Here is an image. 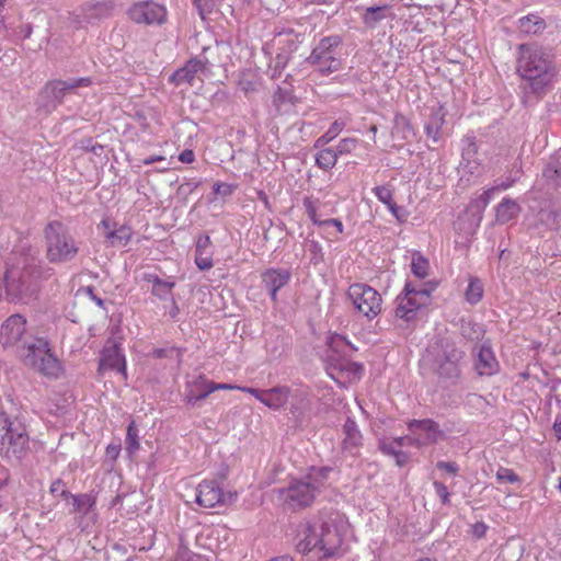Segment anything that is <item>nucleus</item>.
Listing matches in <instances>:
<instances>
[{
  "instance_id": "nucleus-1",
  "label": "nucleus",
  "mask_w": 561,
  "mask_h": 561,
  "mask_svg": "<svg viewBox=\"0 0 561 561\" xmlns=\"http://www.w3.org/2000/svg\"><path fill=\"white\" fill-rule=\"evenodd\" d=\"M51 268L43 264L39 250L23 243L13 251V263L3 276L5 300L28 305L38 297L41 282L51 276Z\"/></svg>"
},
{
  "instance_id": "nucleus-2",
  "label": "nucleus",
  "mask_w": 561,
  "mask_h": 561,
  "mask_svg": "<svg viewBox=\"0 0 561 561\" xmlns=\"http://www.w3.org/2000/svg\"><path fill=\"white\" fill-rule=\"evenodd\" d=\"M518 50L517 72L527 82L524 89L545 94L557 75L554 55L550 48L537 44H520Z\"/></svg>"
},
{
  "instance_id": "nucleus-3",
  "label": "nucleus",
  "mask_w": 561,
  "mask_h": 561,
  "mask_svg": "<svg viewBox=\"0 0 561 561\" xmlns=\"http://www.w3.org/2000/svg\"><path fill=\"white\" fill-rule=\"evenodd\" d=\"M296 550L307 554L319 549L324 558L333 557L343 543V537L333 520L321 517L300 522L296 528Z\"/></svg>"
},
{
  "instance_id": "nucleus-4",
  "label": "nucleus",
  "mask_w": 561,
  "mask_h": 561,
  "mask_svg": "<svg viewBox=\"0 0 561 561\" xmlns=\"http://www.w3.org/2000/svg\"><path fill=\"white\" fill-rule=\"evenodd\" d=\"M20 356L24 365L47 377L57 378L62 369L49 341L45 337H33L25 341L21 346Z\"/></svg>"
},
{
  "instance_id": "nucleus-5",
  "label": "nucleus",
  "mask_w": 561,
  "mask_h": 561,
  "mask_svg": "<svg viewBox=\"0 0 561 561\" xmlns=\"http://www.w3.org/2000/svg\"><path fill=\"white\" fill-rule=\"evenodd\" d=\"M28 444L25 425L0 413V456L8 461L21 462L30 449Z\"/></svg>"
},
{
  "instance_id": "nucleus-6",
  "label": "nucleus",
  "mask_w": 561,
  "mask_h": 561,
  "mask_svg": "<svg viewBox=\"0 0 561 561\" xmlns=\"http://www.w3.org/2000/svg\"><path fill=\"white\" fill-rule=\"evenodd\" d=\"M43 234L46 245V257L49 263H66L77 256L79 248L61 221H49L45 226Z\"/></svg>"
},
{
  "instance_id": "nucleus-7",
  "label": "nucleus",
  "mask_w": 561,
  "mask_h": 561,
  "mask_svg": "<svg viewBox=\"0 0 561 561\" xmlns=\"http://www.w3.org/2000/svg\"><path fill=\"white\" fill-rule=\"evenodd\" d=\"M435 288L436 283L433 282L415 283L408 280L402 293L396 299V317L407 322L414 320L417 311L431 304L432 293Z\"/></svg>"
},
{
  "instance_id": "nucleus-8",
  "label": "nucleus",
  "mask_w": 561,
  "mask_h": 561,
  "mask_svg": "<svg viewBox=\"0 0 561 561\" xmlns=\"http://www.w3.org/2000/svg\"><path fill=\"white\" fill-rule=\"evenodd\" d=\"M342 38L339 35H330L321 38L311 53L304 58V64L313 68L322 76H329L341 70L342 60L339 50Z\"/></svg>"
},
{
  "instance_id": "nucleus-9",
  "label": "nucleus",
  "mask_w": 561,
  "mask_h": 561,
  "mask_svg": "<svg viewBox=\"0 0 561 561\" xmlns=\"http://www.w3.org/2000/svg\"><path fill=\"white\" fill-rule=\"evenodd\" d=\"M91 84L92 79L90 77L69 80H49L39 91L36 101L37 108L45 114H50L62 104L65 96L69 92L78 88L90 87Z\"/></svg>"
},
{
  "instance_id": "nucleus-10",
  "label": "nucleus",
  "mask_w": 561,
  "mask_h": 561,
  "mask_svg": "<svg viewBox=\"0 0 561 561\" xmlns=\"http://www.w3.org/2000/svg\"><path fill=\"white\" fill-rule=\"evenodd\" d=\"M305 39V33L296 32L290 27L282 28L275 34L274 41L278 51L274 60L271 78L275 79L282 73L288 62L295 58V54L299 51Z\"/></svg>"
},
{
  "instance_id": "nucleus-11",
  "label": "nucleus",
  "mask_w": 561,
  "mask_h": 561,
  "mask_svg": "<svg viewBox=\"0 0 561 561\" xmlns=\"http://www.w3.org/2000/svg\"><path fill=\"white\" fill-rule=\"evenodd\" d=\"M347 297L352 300L358 312L369 320L381 312V296L371 286L363 283H355L348 287Z\"/></svg>"
},
{
  "instance_id": "nucleus-12",
  "label": "nucleus",
  "mask_w": 561,
  "mask_h": 561,
  "mask_svg": "<svg viewBox=\"0 0 561 561\" xmlns=\"http://www.w3.org/2000/svg\"><path fill=\"white\" fill-rule=\"evenodd\" d=\"M463 354L455 343H444L435 358V373L438 378L455 383L461 374L459 362L462 359Z\"/></svg>"
},
{
  "instance_id": "nucleus-13",
  "label": "nucleus",
  "mask_w": 561,
  "mask_h": 561,
  "mask_svg": "<svg viewBox=\"0 0 561 561\" xmlns=\"http://www.w3.org/2000/svg\"><path fill=\"white\" fill-rule=\"evenodd\" d=\"M279 493L289 507L300 510L310 506L320 492L317 486L304 478L291 480L287 488L282 489Z\"/></svg>"
},
{
  "instance_id": "nucleus-14",
  "label": "nucleus",
  "mask_w": 561,
  "mask_h": 561,
  "mask_svg": "<svg viewBox=\"0 0 561 561\" xmlns=\"http://www.w3.org/2000/svg\"><path fill=\"white\" fill-rule=\"evenodd\" d=\"M208 49L209 48L205 47L199 56L188 59L183 67L171 75L169 81L176 85L182 83L193 85L195 78H197L199 73L209 72L214 65L206 56Z\"/></svg>"
},
{
  "instance_id": "nucleus-15",
  "label": "nucleus",
  "mask_w": 561,
  "mask_h": 561,
  "mask_svg": "<svg viewBox=\"0 0 561 561\" xmlns=\"http://www.w3.org/2000/svg\"><path fill=\"white\" fill-rule=\"evenodd\" d=\"M236 494L225 495L215 480H204L197 486L196 503L205 508H213L216 505L231 502Z\"/></svg>"
},
{
  "instance_id": "nucleus-16",
  "label": "nucleus",
  "mask_w": 561,
  "mask_h": 561,
  "mask_svg": "<svg viewBox=\"0 0 561 561\" xmlns=\"http://www.w3.org/2000/svg\"><path fill=\"white\" fill-rule=\"evenodd\" d=\"M128 15L130 20L139 24H161L165 19V9L164 7L148 0L131 5L128 10Z\"/></svg>"
},
{
  "instance_id": "nucleus-17",
  "label": "nucleus",
  "mask_w": 561,
  "mask_h": 561,
  "mask_svg": "<svg viewBox=\"0 0 561 561\" xmlns=\"http://www.w3.org/2000/svg\"><path fill=\"white\" fill-rule=\"evenodd\" d=\"M408 428L417 436L414 438L417 446L435 444L444 435L438 423L431 419L411 420L408 422Z\"/></svg>"
},
{
  "instance_id": "nucleus-18",
  "label": "nucleus",
  "mask_w": 561,
  "mask_h": 561,
  "mask_svg": "<svg viewBox=\"0 0 561 561\" xmlns=\"http://www.w3.org/2000/svg\"><path fill=\"white\" fill-rule=\"evenodd\" d=\"M26 319L20 313L10 316L1 325L0 344L7 348L18 344L26 332Z\"/></svg>"
},
{
  "instance_id": "nucleus-19",
  "label": "nucleus",
  "mask_w": 561,
  "mask_h": 561,
  "mask_svg": "<svg viewBox=\"0 0 561 561\" xmlns=\"http://www.w3.org/2000/svg\"><path fill=\"white\" fill-rule=\"evenodd\" d=\"M473 354V367L479 376H492L499 371V362L490 344L483 343L480 346H476Z\"/></svg>"
},
{
  "instance_id": "nucleus-20",
  "label": "nucleus",
  "mask_w": 561,
  "mask_h": 561,
  "mask_svg": "<svg viewBox=\"0 0 561 561\" xmlns=\"http://www.w3.org/2000/svg\"><path fill=\"white\" fill-rule=\"evenodd\" d=\"M290 277V272L284 268H268L262 273V285L273 302L277 301V291L288 284Z\"/></svg>"
},
{
  "instance_id": "nucleus-21",
  "label": "nucleus",
  "mask_w": 561,
  "mask_h": 561,
  "mask_svg": "<svg viewBox=\"0 0 561 561\" xmlns=\"http://www.w3.org/2000/svg\"><path fill=\"white\" fill-rule=\"evenodd\" d=\"M99 368L116 370L117 373L122 374L125 379H127L126 359L118 344L113 343L112 345L105 346L103 348Z\"/></svg>"
},
{
  "instance_id": "nucleus-22",
  "label": "nucleus",
  "mask_w": 561,
  "mask_h": 561,
  "mask_svg": "<svg viewBox=\"0 0 561 561\" xmlns=\"http://www.w3.org/2000/svg\"><path fill=\"white\" fill-rule=\"evenodd\" d=\"M327 345L331 352V354L328 355V358L334 367L335 365H339L340 362L346 360V357L351 356V354L356 351L345 336L337 333L328 337Z\"/></svg>"
},
{
  "instance_id": "nucleus-23",
  "label": "nucleus",
  "mask_w": 561,
  "mask_h": 561,
  "mask_svg": "<svg viewBox=\"0 0 561 561\" xmlns=\"http://www.w3.org/2000/svg\"><path fill=\"white\" fill-rule=\"evenodd\" d=\"M343 433L345 437L342 442V449L352 456H356L358 454L359 447L362 446L363 436L356 422L353 419H346L343 425Z\"/></svg>"
},
{
  "instance_id": "nucleus-24",
  "label": "nucleus",
  "mask_w": 561,
  "mask_h": 561,
  "mask_svg": "<svg viewBox=\"0 0 561 561\" xmlns=\"http://www.w3.org/2000/svg\"><path fill=\"white\" fill-rule=\"evenodd\" d=\"M213 389L209 381L204 376H198L193 383L187 386L185 401L187 404L196 405L199 401L205 400Z\"/></svg>"
},
{
  "instance_id": "nucleus-25",
  "label": "nucleus",
  "mask_w": 561,
  "mask_h": 561,
  "mask_svg": "<svg viewBox=\"0 0 561 561\" xmlns=\"http://www.w3.org/2000/svg\"><path fill=\"white\" fill-rule=\"evenodd\" d=\"M113 9L114 2L111 0L85 2L81 7L84 19L90 23L108 18L112 14Z\"/></svg>"
},
{
  "instance_id": "nucleus-26",
  "label": "nucleus",
  "mask_w": 561,
  "mask_h": 561,
  "mask_svg": "<svg viewBox=\"0 0 561 561\" xmlns=\"http://www.w3.org/2000/svg\"><path fill=\"white\" fill-rule=\"evenodd\" d=\"M310 409V402L306 393L297 391L290 396L289 413L296 424H301L307 411Z\"/></svg>"
},
{
  "instance_id": "nucleus-27",
  "label": "nucleus",
  "mask_w": 561,
  "mask_h": 561,
  "mask_svg": "<svg viewBox=\"0 0 561 561\" xmlns=\"http://www.w3.org/2000/svg\"><path fill=\"white\" fill-rule=\"evenodd\" d=\"M290 389L287 386H277L265 390L264 405L278 410L288 401Z\"/></svg>"
},
{
  "instance_id": "nucleus-28",
  "label": "nucleus",
  "mask_w": 561,
  "mask_h": 561,
  "mask_svg": "<svg viewBox=\"0 0 561 561\" xmlns=\"http://www.w3.org/2000/svg\"><path fill=\"white\" fill-rule=\"evenodd\" d=\"M445 111L442 106H439L430 117V119L425 123L424 129L425 134L428 138L433 140V142H438L440 139V129L445 123Z\"/></svg>"
},
{
  "instance_id": "nucleus-29",
  "label": "nucleus",
  "mask_w": 561,
  "mask_h": 561,
  "mask_svg": "<svg viewBox=\"0 0 561 561\" xmlns=\"http://www.w3.org/2000/svg\"><path fill=\"white\" fill-rule=\"evenodd\" d=\"M61 497L72 499L73 511L76 513L88 514V512L95 505V496L89 493L79 495L71 494L68 490L61 491Z\"/></svg>"
},
{
  "instance_id": "nucleus-30",
  "label": "nucleus",
  "mask_w": 561,
  "mask_h": 561,
  "mask_svg": "<svg viewBox=\"0 0 561 561\" xmlns=\"http://www.w3.org/2000/svg\"><path fill=\"white\" fill-rule=\"evenodd\" d=\"M519 209V205L515 201L503 198L496 207V219L502 224L508 222L518 215Z\"/></svg>"
},
{
  "instance_id": "nucleus-31",
  "label": "nucleus",
  "mask_w": 561,
  "mask_h": 561,
  "mask_svg": "<svg viewBox=\"0 0 561 561\" xmlns=\"http://www.w3.org/2000/svg\"><path fill=\"white\" fill-rule=\"evenodd\" d=\"M542 176L549 188L558 190L561 187V162L559 158L547 164L543 169Z\"/></svg>"
},
{
  "instance_id": "nucleus-32",
  "label": "nucleus",
  "mask_w": 561,
  "mask_h": 561,
  "mask_svg": "<svg viewBox=\"0 0 561 561\" xmlns=\"http://www.w3.org/2000/svg\"><path fill=\"white\" fill-rule=\"evenodd\" d=\"M518 27L523 33L538 34L545 30L546 22L538 15L529 14L518 20Z\"/></svg>"
},
{
  "instance_id": "nucleus-33",
  "label": "nucleus",
  "mask_w": 561,
  "mask_h": 561,
  "mask_svg": "<svg viewBox=\"0 0 561 561\" xmlns=\"http://www.w3.org/2000/svg\"><path fill=\"white\" fill-rule=\"evenodd\" d=\"M131 229L128 226L122 225L114 230L105 231V238L113 247H125L130 241Z\"/></svg>"
},
{
  "instance_id": "nucleus-34",
  "label": "nucleus",
  "mask_w": 561,
  "mask_h": 561,
  "mask_svg": "<svg viewBox=\"0 0 561 561\" xmlns=\"http://www.w3.org/2000/svg\"><path fill=\"white\" fill-rule=\"evenodd\" d=\"M337 153L334 148H325L316 154V165L324 171L331 170L337 162Z\"/></svg>"
},
{
  "instance_id": "nucleus-35",
  "label": "nucleus",
  "mask_w": 561,
  "mask_h": 561,
  "mask_svg": "<svg viewBox=\"0 0 561 561\" xmlns=\"http://www.w3.org/2000/svg\"><path fill=\"white\" fill-rule=\"evenodd\" d=\"M331 471V467H312L305 478L311 482L312 485L317 486V490L320 492L324 486Z\"/></svg>"
},
{
  "instance_id": "nucleus-36",
  "label": "nucleus",
  "mask_w": 561,
  "mask_h": 561,
  "mask_svg": "<svg viewBox=\"0 0 561 561\" xmlns=\"http://www.w3.org/2000/svg\"><path fill=\"white\" fill-rule=\"evenodd\" d=\"M430 263L428 260L419 251L412 255L411 271L417 278L424 279L428 276Z\"/></svg>"
},
{
  "instance_id": "nucleus-37",
  "label": "nucleus",
  "mask_w": 561,
  "mask_h": 561,
  "mask_svg": "<svg viewBox=\"0 0 561 561\" xmlns=\"http://www.w3.org/2000/svg\"><path fill=\"white\" fill-rule=\"evenodd\" d=\"M495 193V188L484 191L478 198L469 204L468 209L474 215H478V220L482 219V213L490 203L491 196Z\"/></svg>"
},
{
  "instance_id": "nucleus-38",
  "label": "nucleus",
  "mask_w": 561,
  "mask_h": 561,
  "mask_svg": "<svg viewBox=\"0 0 561 561\" xmlns=\"http://www.w3.org/2000/svg\"><path fill=\"white\" fill-rule=\"evenodd\" d=\"M483 297V284L479 278H471L466 290V300L471 304H478Z\"/></svg>"
},
{
  "instance_id": "nucleus-39",
  "label": "nucleus",
  "mask_w": 561,
  "mask_h": 561,
  "mask_svg": "<svg viewBox=\"0 0 561 561\" xmlns=\"http://www.w3.org/2000/svg\"><path fill=\"white\" fill-rule=\"evenodd\" d=\"M386 10L387 5L368 7L363 15L364 23L369 27H375L385 18Z\"/></svg>"
},
{
  "instance_id": "nucleus-40",
  "label": "nucleus",
  "mask_w": 561,
  "mask_h": 561,
  "mask_svg": "<svg viewBox=\"0 0 561 561\" xmlns=\"http://www.w3.org/2000/svg\"><path fill=\"white\" fill-rule=\"evenodd\" d=\"M125 444V449L129 456L134 455L136 450L139 449L138 428L135 421H131L127 426Z\"/></svg>"
},
{
  "instance_id": "nucleus-41",
  "label": "nucleus",
  "mask_w": 561,
  "mask_h": 561,
  "mask_svg": "<svg viewBox=\"0 0 561 561\" xmlns=\"http://www.w3.org/2000/svg\"><path fill=\"white\" fill-rule=\"evenodd\" d=\"M175 287V282L164 279L156 287L151 288V295L157 297L160 300H169L173 297V289Z\"/></svg>"
},
{
  "instance_id": "nucleus-42",
  "label": "nucleus",
  "mask_w": 561,
  "mask_h": 561,
  "mask_svg": "<svg viewBox=\"0 0 561 561\" xmlns=\"http://www.w3.org/2000/svg\"><path fill=\"white\" fill-rule=\"evenodd\" d=\"M343 127H344V123L335 121L330 126L328 131L316 140L314 147L322 148L323 146L328 145L331 140H333L342 131Z\"/></svg>"
},
{
  "instance_id": "nucleus-43",
  "label": "nucleus",
  "mask_w": 561,
  "mask_h": 561,
  "mask_svg": "<svg viewBox=\"0 0 561 561\" xmlns=\"http://www.w3.org/2000/svg\"><path fill=\"white\" fill-rule=\"evenodd\" d=\"M195 263L201 271L210 270L214 266L211 250H195Z\"/></svg>"
},
{
  "instance_id": "nucleus-44",
  "label": "nucleus",
  "mask_w": 561,
  "mask_h": 561,
  "mask_svg": "<svg viewBox=\"0 0 561 561\" xmlns=\"http://www.w3.org/2000/svg\"><path fill=\"white\" fill-rule=\"evenodd\" d=\"M410 134H413L410 122L403 115H397L394 119L393 135H398L407 139Z\"/></svg>"
},
{
  "instance_id": "nucleus-45",
  "label": "nucleus",
  "mask_w": 561,
  "mask_h": 561,
  "mask_svg": "<svg viewBox=\"0 0 561 561\" xmlns=\"http://www.w3.org/2000/svg\"><path fill=\"white\" fill-rule=\"evenodd\" d=\"M220 0H194L193 3L196 7L198 14L203 20L206 19L219 4Z\"/></svg>"
},
{
  "instance_id": "nucleus-46",
  "label": "nucleus",
  "mask_w": 561,
  "mask_h": 561,
  "mask_svg": "<svg viewBox=\"0 0 561 561\" xmlns=\"http://www.w3.org/2000/svg\"><path fill=\"white\" fill-rule=\"evenodd\" d=\"M496 480L500 483H516L520 481V478L514 470L500 467L496 472Z\"/></svg>"
},
{
  "instance_id": "nucleus-47",
  "label": "nucleus",
  "mask_w": 561,
  "mask_h": 561,
  "mask_svg": "<svg viewBox=\"0 0 561 561\" xmlns=\"http://www.w3.org/2000/svg\"><path fill=\"white\" fill-rule=\"evenodd\" d=\"M304 207L306 209V213H307L308 217L313 222V225L322 227L323 220H321L318 217L317 207H316L313 201L311 199V197H305L304 198Z\"/></svg>"
},
{
  "instance_id": "nucleus-48",
  "label": "nucleus",
  "mask_w": 561,
  "mask_h": 561,
  "mask_svg": "<svg viewBox=\"0 0 561 561\" xmlns=\"http://www.w3.org/2000/svg\"><path fill=\"white\" fill-rule=\"evenodd\" d=\"M357 145V139L355 138H344L341 139L334 150L337 153V157L341 154L351 153Z\"/></svg>"
},
{
  "instance_id": "nucleus-49",
  "label": "nucleus",
  "mask_w": 561,
  "mask_h": 561,
  "mask_svg": "<svg viewBox=\"0 0 561 561\" xmlns=\"http://www.w3.org/2000/svg\"><path fill=\"white\" fill-rule=\"evenodd\" d=\"M374 193L382 204L389 206L393 203L392 192L388 186H376Z\"/></svg>"
},
{
  "instance_id": "nucleus-50",
  "label": "nucleus",
  "mask_w": 561,
  "mask_h": 561,
  "mask_svg": "<svg viewBox=\"0 0 561 561\" xmlns=\"http://www.w3.org/2000/svg\"><path fill=\"white\" fill-rule=\"evenodd\" d=\"M546 222L552 229L561 228V210L560 209H550L546 213Z\"/></svg>"
},
{
  "instance_id": "nucleus-51",
  "label": "nucleus",
  "mask_w": 561,
  "mask_h": 561,
  "mask_svg": "<svg viewBox=\"0 0 561 561\" xmlns=\"http://www.w3.org/2000/svg\"><path fill=\"white\" fill-rule=\"evenodd\" d=\"M291 98L293 95L290 90L278 87L274 92L273 102L275 105L279 106L284 103L290 102Z\"/></svg>"
},
{
  "instance_id": "nucleus-52",
  "label": "nucleus",
  "mask_w": 561,
  "mask_h": 561,
  "mask_svg": "<svg viewBox=\"0 0 561 561\" xmlns=\"http://www.w3.org/2000/svg\"><path fill=\"white\" fill-rule=\"evenodd\" d=\"M466 142H467L466 147L462 148V158L466 160H471L474 158V156L478 152V146L476 142V138L468 137L466 139Z\"/></svg>"
},
{
  "instance_id": "nucleus-53",
  "label": "nucleus",
  "mask_w": 561,
  "mask_h": 561,
  "mask_svg": "<svg viewBox=\"0 0 561 561\" xmlns=\"http://www.w3.org/2000/svg\"><path fill=\"white\" fill-rule=\"evenodd\" d=\"M80 148L88 152L101 154L103 146L93 141L91 137L80 140Z\"/></svg>"
},
{
  "instance_id": "nucleus-54",
  "label": "nucleus",
  "mask_w": 561,
  "mask_h": 561,
  "mask_svg": "<svg viewBox=\"0 0 561 561\" xmlns=\"http://www.w3.org/2000/svg\"><path fill=\"white\" fill-rule=\"evenodd\" d=\"M308 251L312 255L311 261H313L314 263L323 261L322 247L318 241L311 240L308 243Z\"/></svg>"
},
{
  "instance_id": "nucleus-55",
  "label": "nucleus",
  "mask_w": 561,
  "mask_h": 561,
  "mask_svg": "<svg viewBox=\"0 0 561 561\" xmlns=\"http://www.w3.org/2000/svg\"><path fill=\"white\" fill-rule=\"evenodd\" d=\"M433 486L435 489L437 496L440 499L442 503L445 505L449 504L450 503V501H449L450 493H449L447 486L443 482H439V481H434Z\"/></svg>"
},
{
  "instance_id": "nucleus-56",
  "label": "nucleus",
  "mask_w": 561,
  "mask_h": 561,
  "mask_svg": "<svg viewBox=\"0 0 561 561\" xmlns=\"http://www.w3.org/2000/svg\"><path fill=\"white\" fill-rule=\"evenodd\" d=\"M234 186L228 183L216 182L213 185V191L217 195L229 196L232 194Z\"/></svg>"
},
{
  "instance_id": "nucleus-57",
  "label": "nucleus",
  "mask_w": 561,
  "mask_h": 561,
  "mask_svg": "<svg viewBox=\"0 0 561 561\" xmlns=\"http://www.w3.org/2000/svg\"><path fill=\"white\" fill-rule=\"evenodd\" d=\"M378 448L388 456H393L399 450L392 440L389 442L387 439H380Z\"/></svg>"
},
{
  "instance_id": "nucleus-58",
  "label": "nucleus",
  "mask_w": 561,
  "mask_h": 561,
  "mask_svg": "<svg viewBox=\"0 0 561 561\" xmlns=\"http://www.w3.org/2000/svg\"><path fill=\"white\" fill-rule=\"evenodd\" d=\"M178 556L181 561H196L199 559V556L191 552L183 543L180 545Z\"/></svg>"
},
{
  "instance_id": "nucleus-59",
  "label": "nucleus",
  "mask_w": 561,
  "mask_h": 561,
  "mask_svg": "<svg viewBox=\"0 0 561 561\" xmlns=\"http://www.w3.org/2000/svg\"><path fill=\"white\" fill-rule=\"evenodd\" d=\"M335 368H337L342 371L350 370V371H353L354 374H357L363 370V365L358 364V363H351V362L342 360V362H340L339 365H335Z\"/></svg>"
},
{
  "instance_id": "nucleus-60",
  "label": "nucleus",
  "mask_w": 561,
  "mask_h": 561,
  "mask_svg": "<svg viewBox=\"0 0 561 561\" xmlns=\"http://www.w3.org/2000/svg\"><path fill=\"white\" fill-rule=\"evenodd\" d=\"M520 172H522V170L518 169V170L515 171L514 176H508V178H506L505 181L499 182L493 187V188H495V192L500 191V190H507L508 187H511L518 180Z\"/></svg>"
},
{
  "instance_id": "nucleus-61",
  "label": "nucleus",
  "mask_w": 561,
  "mask_h": 561,
  "mask_svg": "<svg viewBox=\"0 0 561 561\" xmlns=\"http://www.w3.org/2000/svg\"><path fill=\"white\" fill-rule=\"evenodd\" d=\"M436 467L437 469L444 470L453 476H456L459 471V466L454 461H438Z\"/></svg>"
},
{
  "instance_id": "nucleus-62",
  "label": "nucleus",
  "mask_w": 561,
  "mask_h": 561,
  "mask_svg": "<svg viewBox=\"0 0 561 561\" xmlns=\"http://www.w3.org/2000/svg\"><path fill=\"white\" fill-rule=\"evenodd\" d=\"M121 453V443H112L106 447V457L115 461Z\"/></svg>"
},
{
  "instance_id": "nucleus-63",
  "label": "nucleus",
  "mask_w": 561,
  "mask_h": 561,
  "mask_svg": "<svg viewBox=\"0 0 561 561\" xmlns=\"http://www.w3.org/2000/svg\"><path fill=\"white\" fill-rule=\"evenodd\" d=\"M387 207L400 222L405 221V211L402 207L398 206L394 202Z\"/></svg>"
},
{
  "instance_id": "nucleus-64",
  "label": "nucleus",
  "mask_w": 561,
  "mask_h": 561,
  "mask_svg": "<svg viewBox=\"0 0 561 561\" xmlns=\"http://www.w3.org/2000/svg\"><path fill=\"white\" fill-rule=\"evenodd\" d=\"M488 526L483 522H477L472 525V535L476 538H482L485 536Z\"/></svg>"
}]
</instances>
